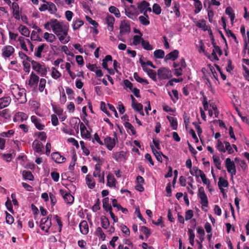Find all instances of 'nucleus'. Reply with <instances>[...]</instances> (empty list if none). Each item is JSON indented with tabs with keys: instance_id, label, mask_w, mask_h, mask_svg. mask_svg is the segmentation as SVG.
<instances>
[{
	"instance_id": "obj_1",
	"label": "nucleus",
	"mask_w": 249,
	"mask_h": 249,
	"mask_svg": "<svg viewBox=\"0 0 249 249\" xmlns=\"http://www.w3.org/2000/svg\"><path fill=\"white\" fill-rule=\"evenodd\" d=\"M71 124L77 132H78L79 124H80L81 135L83 138L89 139L90 137V134L87 129L85 124L81 122L80 120L78 118H72L71 120Z\"/></svg>"
},
{
	"instance_id": "obj_2",
	"label": "nucleus",
	"mask_w": 249,
	"mask_h": 249,
	"mask_svg": "<svg viewBox=\"0 0 249 249\" xmlns=\"http://www.w3.org/2000/svg\"><path fill=\"white\" fill-rule=\"evenodd\" d=\"M10 91L13 96L17 99L19 103L23 104L27 101L25 89H20L18 85L14 84L10 86Z\"/></svg>"
},
{
	"instance_id": "obj_3",
	"label": "nucleus",
	"mask_w": 249,
	"mask_h": 249,
	"mask_svg": "<svg viewBox=\"0 0 249 249\" xmlns=\"http://www.w3.org/2000/svg\"><path fill=\"white\" fill-rule=\"evenodd\" d=\"M190 174L196 178L200 177L202 180V182L207 185V188H209L210 185V180L206 178L205 174L203 172L199 169L197 167L194 166L192 169L190 170Z\"/></svg>"
},
{
	"instance_id": "obj_4",
	"label": "nucleus",
	"mask_w": 249,
	"mask_h": 249,
	"mask_svg": "<svg viewBox=\"0 0 249 249\" xmlns=\"http://www.w3.org/2000/svg\"><path fill=\"white\" fill-rule=\"evenodd\" d=\"M1 56L6 60L13 59L15 55V48L9 45L3 46L1 49Z\"/></svg>"
},
{
	"instance_id": "obj_5",
	"label": "nucleus",
	"mask_w": 249,
	"mask_h": 249,
	"mask_svg": "<svg viewBox=\"0 0 249 249\" xmlns=\"http://www.w3.org/2000/svg\"><path fill=\"white\" fill-rule=\"evenodd\" d=\"M31 64L33 69L41 76H45L47 73V68L43 63H39L32 61Z\"/></svg>"
},
{
	"instance_id": "obj_6",
	"label": "nucleus",
	"mask_w": 249,
	"mask_h": 249,
	"mask_svg": "<svg viewBox=\"0 0 249 249\" xmlns=\"http://www.w3.org/2000/svg\"><path fill=\"white\" fill-rule=\"evenodd\" d=\"M225 165L227 172L230 174L231 180L233 181L234 176L236 174V166L234 161L230 158H227L225 160Z\"/></svg>"
},
{
	"instance_id": "obj_7",
	"label": "nucleus",
	"mask_w": 249,
	"mask_h": 249,
	"mask_svg": "<svg viewBox=\"0 0 249 249\" xmlns=\"http://www.w3.org/2000/svg\"><path fill=\"white\" fill-rule=\"evenodd\" d=\"M68 30V26L63 24L62 22L59 21L57 19H54V23L52 29L53 33L56 36L60 35V33Z\"/></svg>"
},
{
	"instance_id": "obj_8",
	"label": "nucleus",
	"mask_w": 249,
	"mask_h": 249,
	"mask_svg": "<svg viewBox=\"0 0 249 249\" xmlns=\"http://www.w3.org/2000/svg\"><path fill=\"white\" fill-rule=\"evenodd\" d=\"M157 75L160 80L169 79L172 76L171 71L169 69L165 67L160 68L157 71Z\"/></svg>"
},
{
	"instance_id": "obj_9",
	"label": "nucleus",
	"mask_w": 249,
	"mask_h": 249,
	"mask_svg": "<svg viewBox=\"0 0 249 249\" xmlns=\"http://www.w3.org/2000/svg\"><path fill=\"white\" fill-rule=\"evenodd\" d=\"M117 142L118 138L116 134H115L114 138L107 136L104 139V144L109 151H111L114 148Z\"/></svg>"
},
{
	"instance_id": "obj_10",
	"label": "nucleus",
	"mask_w": 249,
	"mask_h": 249,
	"mask_svg": "<svg viewBox=\"0 0 249 249\" xmlns=\"http://www.w3.org/2000/svg\"><path fill=\"white\" fill-rule=\"evenodd\" d=\"M198 196L200 199V203L202 205V208L204 209L208 207V200L203 187H200L198 188Z\"/></svg>"
},
{
	"instance_id": "obj_11",
	"label": "nucleus",
	"mask_w": 249,
	"mask_h": 249,
	"mask_svg": "<svg viewBox=\"0 0 249 249\" xmlns=\"http://www.w3.org/2000/svg\"><path fill=\"white\" fill-rule=\"evenodd\" d=\"M100 220L102 227L105 230H107V232L109 234H111L114 232L115 228L113 226L109 227L110 223L107 217L105 216H102L100 218Z\"/></svg>"
},
{
	"instance_id": "obj_12",
	"label": "nucleus",
	"mask_w": 249,
	"mask_h": 249,
	"mask_svg": "<svg viewBox=\"0 0 249 249\" xmlns=\"http://www.w3.org/2000/svg\"><path fill=\"white\" fill-rule=\"evenodd\" d=\"M173 66L175 69V75L178 76L181 75L182 74V69L186 67V63L184 59L182 58L180 60L178 63L174 62Z\"/></svg>"
},
{
	"instance_id": "obj_13",
	"label": "nucleus",
	"mask_w": 249,
	"mask_h": 249,
	"mask_svg": "<svg viewBox=\"0 0 249 249\" xmlns=\"http://www.w3.org/2000/svg\"><path fill=\"white\" fill-rule=\"evenodd\" d=\"M51 225V219L50 216L41 219L40 227L42 230L45 231L46 232H48Z\"/></svg>"
},
{
	"instance_id": "obj_14",
	"label": "nucleus",
	"mask_w": 249,
	"mask_h": 249,
	"mask_svg": "<svg viewBox=\"0 0 249 249\" xmlns=\"http://www.w3.org/2000/svg\"><path fill=\"white\" fill-rule=\"evenodd\" d=\"M112 157L117 162L125 161L127 159L128 154L127 152L121 151L114 153Z\"/></svg>"
},
{
	"instance_id": "obj_15",
	"label": "nucleus",
	"mask_w": 249,
	"mask_h": 249,
	"mask_svg": "<svg viewBox=\"0 0 249 249\" xmlns=\"http://www.w3.org/2000/svg\"><path fill=\"white\" fill-rule=\"evenodd\" d=\"M11 8L12 10V14L13 17L17 20H19L21 17V11L19 10V7L16 2H11Z\"/></svg>"
},
{
	"instance_id": "obj_16",
	"label": "nucleus",
	"mask_w": 249,
	"mask_h": 249,
	"mask_svg": "<svg viewBox=\"0 0 249 249\" xmlns=\"http://www.w3.org/2000/svg\"><path fill=\"white\" fill-rule=\"evenodd\" d=\"M130 31L129 22L127 20H123L121 21L120 26V34L124 35L128 34Z\"/></svg>"
},
{
	"instance_id": "obj_17",
	"label": "nucleus",
	"mask_w": 249,
	"mask_h": 249,
	"mask_svg": "<svg viewBox=\"0 0 249 249\" xmlns=\"http://www.w3.org/2000/svg\"><path fill=\"white\" fill-rule=\"evenodd\" d=\"M59 192L66 203L72 204L73 202L74 197L70 193L62 189H60Z\"/></svg>"
},
{
	"instance_id": "obj_18",
	"label": "nucleus",
	"mask_w": 249,
	"mask_h": 249,
	"mask_svg": "<svg viewBox=\"0 0 249 249\" xmlns=\"http://www.w3.org/2000/svg\"><path fill=\"white\" fill-rule=\"evenodd\" d=\"M31 122L34 124L36 127L39 130H43L45 128V125L42 123L40 119L36 116H32L31 117Z\"/></svg>"
},
{
	"instance_id": "obj_19",
	"label": "nucleus",
	"mask_w": 249,
	"mask_h": 249,
	"mask_svg": "<svg viewBox=\"0 0 249 249\" xmlns=\"http://www.w3.org/2000/svg\"><path fill=\"white\" fill-rule=\"evenodd\" d=\"M34 150L35 152L43 154V144L38 140H35L32 144Z\"/></svg>"
},
{
	"instance_id": "obj_20",
	"label": "nucleus",
	"mask_w": 249,
	"mask_h": 249,
	"mask_svg": "<svg viewBox=\"0 0 249 249\" xmlns=\"http://www.w3.org/2000/svg\"><path fill=\"white\" fill-rule=\"evenodd\" d=\"M39 82V77L34 72H32L28 81V84L31 87H36Z\"/></svg>"
},
{
	"instance_id": "obj_21",
	"label": "nucleus",
	"mask_w": 249,
	"mask_h": 249,
	"mask_svg": "<svg viewBox=\"0 0 249 249\" xmlns=\"http://www.w3.org/2000/svg\"><path fill=\"white\" fill-rule=\"evenodd\" d=\"M105 20L106 24L107 25L108 30L110 32L113 31L115 22L114 18L109 14H107L105 18Z\"/></svg>"
},
{
	"instance_id": "obj_22",
	"label": "nucleus",
	"mask_w": 249,
	"mask_h": 249,
	"mask_svg": "<svg viewBox=\"0 0 249 249\" xmlns=\"http://www.w3.org/2000/svg\"><path fill=\"white\" fill-rule=\"evenodd\" d=\"M79 227L82 234L86 235L88 233L89 228L88 222L86 220L82 221L79 225Z\"/></svg>"
},
{
	"instance_id": "obj_23",
	"label": "nucleus",
	"mask_w": 249,
	"mask_h": 249,
	"mask_svg": "<svg viewBox=\"0 0 249 249\" xmlns=\"http://www.w3.org/2000/svg\"><path fill=\"white\" fill-rule=\"evenodd\" d=\"M107 185L109 187H116L117 181L115 178L114 176L109 173L107 177Z\"/></svg>"
},
{
	"instance_id": "obj_24",
	"label": "nucleus",
	"mask_w": 249,
	"mask_h": 249,
	"mask_svg": "<svg viewBox=\"0 0 249 249\" xmlns=\"http://www.w3.org/2000/svg\"><path fill=\"white\" fill-rule=\"evenodd\" d=\"M148 6L149 4L146 1H142L138 4V8L141 13L143 12L144 14H146L148 10L149 11H151V8L148 7Z\"/></svg>"
},
{
	"instance_id": "obj_25",
	"label": "nucleus",
	"mask_w": 249,
	"mask_h": 249,
	"mask_svg": "<svg viewBox=\"0 0 249 249\" xmlns=\"http://www.w3.org/2000/svg\"><path fill=\"white\" fill-rule=\"evenodd\" d=\"M57 36H58L59 40L62 44H66L70 41V36H68V30H66L60 33V35Z\"/></svg>"
},
{
	"instance_id": "obj_26",
	"label": "nucleus",
	"mask_w": 249,
	"mask_h": 249,
	"mask_svg": "<svg viewBox=\"0 0 249 249\" xmlns=\"http://www.w3.org/2000/svg\"><path fill=\"white\" fill-rule=\"evenodd\" d=\"M42 37L47 42L50 43H53L56 39L54 34L48 32L43 33Z\"/></svg>"
},
{
	"instance_id": "obj_27",
	"label": "nucleus",
	"mask_w": 249,
	"mask_h": 249,
	"mask_svg": "<svg viewBox=\"0 0 249 249\" xmlns=\"http://www.w3.org/2000/svg\"><path fill=\"white\" fill-rule=\"evenodd\" d=\"M11 102L9 96H5L0 98V109L8 107Z\"/></svg>"
},
{
	"instance_id": "obj_28",
	"label": "nucleus",
	"mask_w": 249,
	"mask_h": 249,
	"mask_svg": "<svg viewBox=\"0 0 249 249\" xmlns=\"http://www.w3.org/2000/svg\"><path fill=\"white\" fill-rule=\"evenodd\" d=\"M86 182L89 189H92L95 187V182L94 178L90 175H87L86 177Z\"/></svg>"
},
{
	"instance_id": "obj_29",
	"label": "nucleus",
	"mask_w": 249,
	"mask_h": 249,
	"mask_svg": "<svg viewBox=\"0 0 249 249\" xmlns=\"http://www.w3.org/2000/svg\"><path fill=\"white\" fill-rule=\"evenodd\" d=\"M18 40L21 49L25 51H28V49L25 44V41H26L29 45L32 46V43L29 39H25L24 37L22 36H19L18 37Z\"/></svg>"
},
{
	"instance_id": "obj_30",
	"label": "nucleus",
	"mask_w": 249,
	"mask_h": 249,
	"mask_svg": "<svg viewBox=\"0 0 249 249\" xmlns=\"http://www.w3.org/2000/svg\"><path fill=\"white\" fill-rule=\"evenodd\" d=\"M93 178H96L98 182L104 184L105 183V172L104 171L93 172Z\"/></svg>"
},
{
	"instance_id": "obj_31",
	"label": "nucleus",
	"mask_w": 249,
	"mask_h": 249,
	"mask_svg": "<svg viewBox=\"0 0 249 249\" xmlns=\"http://www.w3.org/2000/svg\"><path fill=\"white\" fill-rule=\"evenodd\" d=\"M52 159L58 163H62L65 160V159L60 155L58 152H53L51 154Z\"/></svg>"
},
{
	"instance_id": "obj_32",
	"label": "nucleus",
	"mask_w": 249,
	"mask_h": 249,
	"mask_svg": "<svg viewBox=\"0 0 249 249\" xmlns=\"http://www.w3.org/2000/svg\"><path fill=\"white\" fill-rule=\"evenodd\" d=\"M139 20L143 25L147 26L150 24L148 16L145 13L143 15L140 16Z\"/></svg>"
},
{
	"instance_id": "obj_33",
	"label": "nucleus",
	"mask_w": 249,
	"mask_h": 249,
	"mask_svg": "<svg viewBox=\"0 0 249 249\" xmlns=\"http://www.w3.org/2000/svg\"><path fill=\"white\" fill-rule=\"evenodd\" d=\"M178 51L177 50H175L174 51L167 54L165 56V59L166 60H175L178 57Z\"/></svg>"
},
{
	"instance_id": "obj_34",
	"label": "nucleus",
	"mask_w": 249,
	"mask_h": 249,
	"mask_svg": "<svg viewBox=\"0 0 249 249\" xmlns=\"http://www.w3.org/2000/svg\"><path fill=\"white\" fill-rule=\"evenodd\" d=\"M18 31L23 36L28 37L30 35V31L25 26L20 25L18 28Z\"/></svg>"
},
{
	"instance_id": "obj_35",
	"label": "nucleus",
	"mask_w": 249,
	"mask_h": 249,
	"mask_svg": "<svg viewBox=\"0 0 249 249\" xmlns=\"http://www.w3.org/2000/svg\"><path fill=\"white\" fill-rule=\"evenodd\" d=\"M217 185L218 188H227L229 186V182L227 179L220 177L218 178Z\"/></svg>"
},
{
	"instance_id": "obj_36",
	"label": "nucleus",
	"mask_w": 249,
	"mask_h": 249,
	"mask_svg": "<svg viewBox=\"0 0 249 249\" xmlns=\"http://www.w3.org/2000/svg\"><path fill=\"white\" fill-rule=\"evenodd\" d=\"M95 234L99 237L100 240H101L102 241L105 240L106 236L101 227H98L96 228Z\"/></svg>"
},
{
	"instance_id": "obj_37",
	"label": "nucleus",
	"mask_w": 249,
	"mask_h": 249,
	"mask_svg": "<svg viewBox=\"0 0 249 249\" xmlns=\"http://www.w3.org/2000/svg\"><path fill=\"white\" fill-rule=\"evenodd\" d=\"M46 84V80L44 78H41L39 81L38 90L40 92H43L45 90V94H47V91L45 89Z\"/></svg>"
},
{
	"instance_id": "obj_38",
	"label": "nucleus",
	"mask_w": 249,
	"mask_h": 249,
	"mask_svg": "<svg viewBox=\"0 0 249 249\" xmlns=\"http://www.w3.org/2000/svg\"><path fill=\"white\" fill-rule=\"evenodd\" d=\"M108 11L113 15L117 18H119L121 17V13L119 10L114 6H110L108 8Z\"/></svg>"
},
{
	"instance_id": "obj_39",
	"label": "nucleus",
	"mask_w": 249,
	"mask_h": 249,
	"mask_svg": "<svg viewBox=\"0 0 249 249\" xmlns=\"http://www.w3.org/2000/svg\"><path fill=\"white\" fill-rule=\"evenodd\" d=\"M132 108L138 112L141 115L143 116L144 113L143 111V106L140 103H136V104H132Z\"/></svg>"
},
{
	"instance_id": "obj_40",
	"label": "nucleus",
	"mask_w": 249,
	"mask_h": 249,
	"mask_svg": "<svg viewBox=\"0 0 249 249\" xmlns=\"http://www.w3.org/2000/svg\"><path fill=\"white\" fill-rule=\"evenodd\" d=\"M103 206L104 209L107 212L112 211V207L109 203L108 197H105L103 200Z\"/></svg>"
},
{
	"instance_id": "obj_41",
	"label": "nucleus",
	"mask_w": 249,
	"mask_h": 249,
	"mask_svg": "<svg viewBox=\"0 0 249 249\" xmlns=\"http://www.w3.org/2000/svg\"><path fill=\"white\" fill-rule=\"evenodd\" d=\"M124 125L128 133H131V134L133 135L136 134V132L135 128L129 122H125L124 124Z\"/></svg>"
},
{
	"instance_id": "obj_42",
	"label": "nucleus",
	"mask_w": 249,
	"mask_h": 249,
	"mask_svg": "<svg viewBox=\"0 0 249 249\" xmlns=\"http://www.w3.org/2000/svg\"><path fill=\"white\" fill-rule=\"evenodd\" d=\"M51 75L54 79H57L61 76V73L54 67L51 68Z\"/></svg>"
},
{
	"instance_id": "obj_43",
	"label": "nucleus",
	"mask_w": 249,
	"mask_h": 249,
	"mask_svg": "<svg viewBox=\"0 0 249 249\" xmlns=\"http://www.w3.org/2000/svg\"><path fill=\"white\" fill-rule=\"evenodd\" d=\"M216 148L220 152L225 153V144L224 141L222 142L220 139L217 140Z\"/></svg>"
},
{
	"instance_id": "obj_44",
	"label": "nucleus",
	"mask_w": 249,
	"mask_h": 249,
	"mask_svg": "<svg viewBox=\"0 0 249 249\" xmlns=\"http://www.w3.org/2000/svg\"><path fill=\"white\" fill-rule=\"evenodd\" d=\"M46 45L45 44H42L41 45L38 46L35 50V55L38 58H41V53Z\"/></svg>"
},
{
	"instance_id": "obj_45",
	"label": "nucleus",
	"mask_w": 249,
	"mask_h": 249,
	"mask_svg": "<svg viewBox=\"0 0 249 249\" xmlns=\"http://www.w3.org/2000/svg\"><path fill=\"white\" fill-rule=\"evenodd\" d=\"M133 77L135 80L140 83L144 85H147L149 84V82L146 79L141 78L137 72H135L134 73Z\"/></svg>"
},
{
	"instance_id": "obj_46",
	"label": "nucleus",
	"mask_w": 249,
	"mask_h": 249,
	"mask_svg": "<svg viewBox=\"0 0 249 249\" xmlns=\"http://www.w3.org/2000/svg\"><path fill=\"white\" fill-rule=\"evenodd\" d=\"M84 24V21L79 19L73 20L72 23L73 29L75 30L78 29Z\"/></svg>"
},
{
	"instance_id": "obj_47",
	"label": "nucleus",
	"mask_w": 249,
	"mask_h": 249,
	"mask_svg": "<svg viewBox=\"0 0 249 249\" xmlns=\"http://www.w3.org/2000/svg\"><path fill=\"white\" fill-rule=\"evenodd\" d=\"M16 118L18 120H19L23 122L24 121L27 120L28 116L27 115V114L24 112H19L16 114Z\"/></svg>"
},
{
	"instance_id": "obj_48",
	"label": "nucleus",
	"mask_w": 249,
	"mask_h": 249,
	"mask_svg": "<svg viewBox=\"0 0 249 249\" xmlns=\"http://www.w3.org/2000/svg\"><path fill=\"white\" fill-rule=\"evenodd\" d=\"M168 121L170 123V125L172 127L173 129L176 130L178 127V122L177 119L172 117H167Z\"/></svg>"
},
{
	"instance_id": "obj_49",
	"label": "nucleus",
	"mask_w": 249,
	"mask_h": 249,
	"mask_svg": "<svg viewBox=\"0 0 249 249\" xmlns=\"http://www.w3.org/2000/svg\"><path fill=\"white\" fill-rule=\"evenodd\" d=\"M35 136L37 138L38 140H40L42 141H46L47 139L46 133L44 132H37L35 133Z\"/></svg>"
},
{
	"instance_id": "obj_50",
	"label": "nucleus",
	"mask_w": 249,
	"mask_h": 249,
	"mask_svg": "<svg viewBox=\"0 0 249 249\" xmlns=\"http://www.w3.org/2000/svg\"><path fill=\"white\" fill-rule=\"evenodd\" d=\"M196 25L199 28H202L204 31L208 29L206 24V21L204 19L199 20L195 22Z\"/></svg>"
},
{
	"instance_id": "obj_51",
	"label": "nucleus",
	"mask_w": 249,
	"mask_h": 249,
	"mask_svg": "<svg viewBox=\"0 0 249 249\" xmlns=\"http://www.w3.org/2000/svg\"><path fill=\"white\" fill-rule=\"evenodd\" d=\"M225 144V153L227 152L228 154H232L234 153V150L233 149L231 145L229 142L227 141H224Z\"/></svg>"
},
{
	"instance_id": "obj_52",
	"label": "nucleus",
	"mask_w": 249,
	"mask_h": 249,
	"mask_svg": "<svg viewBox=\"0 0 249 249\" xmlns=\"http://www.w3.org/2000/svg\"><path fill=\"white\" fill-rule=\"evenodd\" d=\"M220 4V2L216 0H205L204 1V7H206L207 5H208V9L210 8L211 5L219 6Z\"/></svg>"
},
{
	"instance_id": "obj_53",
	"label": "nucleus",
	"mask_w": 249,
	"mask_h": 249,
	"mask_svg": "<svg viewBox=\"0 0 249 249\" xmlns=\"http://www.w3.org/2000/svg\"><path fill=\"white\" fill-rule=\"evenodd\" d=\"M193 1H194L195 2L194 5L195 7V10L194 11V12L195 14H197L199 12H200V11L202 9V3L201 1L199 0H193Z\"/></svg>"
},
{
	"instance_id": "obj_54",
	"label": "nucleus",
	"mask_w": 249,
	"mask_h": 249,
	"mask_svg": "<svg viewBox=\"0 0 249 249\" xmlns=\"http://www.w3.org/2000/svg\"><path fill=\"white\" fill-rule=\"evenodd\" d=\"M225 13L229 16L232 23L235 18V15L231 7H228L226 9Z\"/></svg>"
},
{
	"instance_id": "obj_55",
	"label": "nucleus",
	"mask_w": 249,
	"mask_h": 249,
	"mask_svg": "<svg viewBox=\"0 0 249 249\" xmlns=\"http://www.w3.org/2000/svg\"><path fill=\"white\" fill-rule=\"evenodd\" d=\"M60 68L62 69H66L69 75L71 76L72 75V72L71 71V65L69 62H66L63 64H61L60 65Z\"/></svg>"
},
{
	"instance_id": "obj_56",
	"label": "nucleus",
	"mask_w": 249,
	"mask_h": 249,
	"mask_svg": "<svg viewBox=\"0 0 249 249\" xmlns=\"http://www.w3.org/2000/svg\"><path fill=\"white\" fill-rule=\"evenodd\" d=\"M22 176L24 179L33 180L34 176L32 173L29 171H24L22 173Z\"/></svg>"
},
{
	"instance_id": "obj_57",
	"label": "nucleus",
	"mask_w": 249,
	"mask_h": 249,
	"mask_svg": "<svg viewBox=\"0 0 249 249\" xmlns=\"http://www.w3.org/2000/svg\"><path fill=\"white\" fill-rule=\"evenodd\" d=\"M197 232L198 234V237L201 241V242L204 240V235H205V231L204 229L201 227H198L196 229Z\"/></svg>"
},
{
	"instance_id": "obj_58",
	"label": "nucleus",
	"mask_w": 249,
	"mask_h": 249,
	"mask_svg": "<svg viewBox=\"0 0 249 249\" xmlns=\"http://www.w3.org/2000/svg\"><path fill=\"white\" fill-rule=\"evenodd\" d=\"M154 55L157 58H163L164 57V52L160 49L156 50L154 52Z\"/></svg>"
},
{
	"instance_id": "obj_59",
	"label": "nucleus",
	"mask_w": 249,
	"mask_h": 249,
	"mask_svg": "<svg viewBox=\"0 0 249 249\" xmlns=\"http://www.w3.org/2000/svg\"><path fill=\"white\" fill-rule=\"evenodd\" d=\"M169 95L173 100L175 103L178 99V94L177 90H172L171 92H169Z\"/></svg>"
},
{
	"instance_id": "obj_60",
	"label": "nucleus",
	"mask_w": 249,
	"mask_h": 249,
	"mask_svg": "<svg viewBox=\"0 0 249 249\" xmlns=\"http://www.w3.org/2000/svg\"><path fill=\"white\" fill-rule=\"evenodd\" d=\"M143 39L142 37L139 35H135L133 37V44L135 46H137L140 43L142 44V41Z\"/></svg>"
},
{
	"instance_id": "obj_61",
	"label": "nucleus",
	"mask_w": 249,
	"mask_h": 249,
	"mask_svg": "<svg viewBox=\"0 0 249 249\" xmlns=\"http://www.w3.org/2000/svg\"><path fill=\"white\" fill-rule=\"evenodd\" d=\"M142 45L143 48L146 50L151 51L153 49V46L147 40H143L142 42Z\"/></svg>"
},
{
	"instance_id": "obj_62",
	"label": "nucleus",
	"mask_w": 249,
	"mask_h": 249,
	"mask_svg": "<svg viewBox=\"0 0 249 249\" xmlns=\"http://www.w3.org/2000/svg\"><path fill=\"white\" fill-rule=\"evenodd\" d=\"M8 67L9 69L17 70L19 67V64L16 60H14L10 62Z\"/></svg>"
},
{
	"instance_id": "obj_63",
	"label": "nucleus",
	"mask_w": 249,
	"mask_h": 249,
	"mask_svg": "<svg viewBox=\"0 0 249 249\" xmlns=\"http://www.w3.org/2000/svg\"><path fill=\"white\" fill-rule=\"evenodd\" d=\"M54 19H52L50 20L47 21L45 24H44V27L45 29H46L47 31H50L51 29H53L54 23Z\"/></svg>"
},
{
	"instance_id": "obj_64",
	"label": "nucleus",
	"mask_w": 249,
	"mask_h": 249,
	"mask_svg": "<svg viewBox=\"0 0 249 249\" xmlns=\"http://www.w3.org/2000/svg\"><path fill=\"white\" fill-rule=\"evenodd\" d=\"M120 229L124 234V236L128 237L130 235V231L129 229L125 225L122 224L120 226Z\"/></svg>"
}]
</instances>
